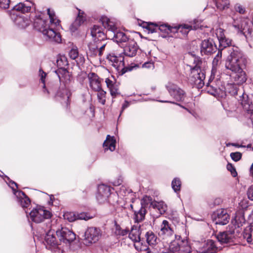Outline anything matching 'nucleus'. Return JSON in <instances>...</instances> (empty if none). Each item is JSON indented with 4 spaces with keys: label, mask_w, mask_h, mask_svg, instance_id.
<instances>
[{
    "label": "nucleus",
    "mask_w": 253,
    "mask_h": 253,
    "mask_svg": "<svg viewBox=\"0 0 253 253\" xmlns=\"http://www.w3.org/2000/svg\"><path fill=\"white\" fill-rule=\"evenodd\" d=\"M230 55L225 62V67L226 73L234 83H228L225 86L217 88L213 86V84L209 82L206 85L207 92L217 98H224L227 94L235 96L238 92L242 94L240 96L239 101L245 111L251 115L253 121V104L249 100L248 95L242 92L237 86V84H241L245 83L247 76L243 71L242 66L245 63V58L243 53L237 46H233L229 50Z\"/></svg>",
    "instance_id": "f257e3e1"
},
{
    "label": "nucleus",
    "mask_w": 253,
    "mask_h": 253,
    "mask_svg": "<svg viewBox=\"0 0 253 253\" xmlns=\"http://www.w3.org/2000/svg\"><path fill=\"white\" fill-rule=\"evenodd\" d=\"M47 11L50 20L49 23L43 19L44 14L42 13H38L33 18L34 28L42 32L48 40L60 43L61 42V36L55 31V28L60 26V21L53 10L48 8Z\"/></svg>",
    "instance_id": "f03ea898"
},
{
    "label": "nucleus",
    "mask_w": 253,
    "mask_h": 253,
    "mask_svg": "<svg viewBox=\"0 0 253 253\" xmlns=\"http://www.w3.org/2000/svg\"><path fill=\"white\" fill-rule=\"evenodd\" d=\"M32 5L33 3L28 1L26 2H19L10 10V18L19 29H25L31 24V18L24 14L31 11Z\"/></svg>",
    "instance_id": "7ed1b4c3"
},
{
    "label": "nucleus",
    "mask_w": 253,
    "mask_h": 253,
    "mask_svg": "<svg viewBox=\"0 0 253 253\" xmlns=\"http://www.w3.org/2000/svg\"><path fill=\"white\" fill-rule=\"evenodd\" d=\"M103 26L107 29L108 39H112L117 43H124L131 40L124 32L118 30L117 23L113 19L106 16H102L100 19Z\"/></svg>",
    "instance_id": "20e7f679"
},
{
    "label": "nucleus",
    "mask_w": 253,
    "mask_h": 253,
    "mask_svg": "<svg viewBox=\"0 0 253 253\" xmlns=\"http://www.w3.org/2000/svg\"><path fill=\"white\" fill-rule=\"evenodd\" d=\"M57 76L61 84V86L56 90V87L50 90L55 93V97L57 99L59 98L65 100L67 103L69 101L70 92L68 90L66 87V84H68L70 80L71 75L69 71L65 68H58L54 71Z\"/></svg>",
    "instance_id": "39448f33"
},
{
    "label": "nucleus",
    "mask_w": 253,
    "mask_h": 253,
    "mask_svg": "<svg viewBox=\"0 0 253 253\" xmlns=\"http://www.w3.org/2000/svg\"><path fill=\"white\" fill-rule=\"evenodd\" d=\"M106 59L108 63L115 68L117 74L120 76L138 67L136 64L126 65L125 62V56L122 53L111 52L107 54Z\"/></svg>",
    "instance_id": "423d86ee"
},
{
    "label": "nucleus",
    "mask_w": 253,
    "mask_h": 253,
    "mask_svg": "<svg viewBox=\"0 0 253 253\" xmlns=\"http://www.w3.org/2000/svg\"><path fill=\"white\" fill-rule=\"evenodd\" d=\"M44 231L46 232L44 242L46 248L56 253H63V246L56 239L55 231L52 229L50 225L47 226Z\"/></svg>",
    "instance_id": "0eeeda50"
},
{
    "label": "nucleus",
    "mask_w": 253,
    "mask_h": 253,
    "mask_svg": "<svg viewBox=\"0 0 253 253\" xmlns=\"http://www.w3.org/2000/svg\"><path fill=\"white\" fill-rule=\"evenodd\" d=\"M29 222H33L36 223H40L43 222L45 219H49L52 213L41 206H36L30 210L29 212L25 211Z\"/></svg>",
    "instance_id": "6e6552de"
},
{
    "label": "nucleus",
    "mask_w": 253,
    "mask_h": 253,
    "mask_svg": "<svg viewBox=\"0 0 253 253\" xmlns=\"http://www.w3.org/2000/svg\"><path fill=\"white\" fill-rule=\"evenodd\" d=\"M205 79V71L199 66L196 65L191 69V73L188 78L190 84L197 88H201L205 84L204 82Z\"/></svg>",
    "instance_id": "1a4fd4ad"
},
{
    "label": "nucleus",
    "mask_w": 253,
    "mask_h": 253,
    "mask_svg": "<svg viewBox=\"0 0 253 253\" xmlns=\"http://www.w3.org/2000/svg\"><path fill=\"white\" fill-rule=\"evenodd\" d=\"M102 236V230L96 227H88L83 236L84 244L90 245L97 242Z\"/></svg>",
    "instance_id": "9d476101"
},
{
    "label": "nucleus",
    "mask_w": 253,
    "mask_h": 253,
    "mask_svg": "<svg viewBox=\"0 0 253 253\" xmlns=\"http://www.w3.org/2000/svg\"><path fill=\"white\" fill-rule=\"evenodd\" d=\"M56 235L60 244L67 247L76 239L75 234L67 227H62L56 231ZM64 249V248H63Z\"/></svg>",
    "instance_id": "9b49d317"
},
{
    "label": "nucleus",
    "mask_w": 253,
    "mask_h": 253,
    "mask_svg": "<svg viewBox=\"0 0 253 253\" xmlns=\"http://www.w3.org/2000/svg\"><path fill=\"white\" fill-rule=\"evenodd\" d=\"M180 236H178L175 240L172 241L169 244V249L176 253H190L191 247L187 239L180 240Z\"/></svg>",
    "instance_id": "f8f14e48"
},
{
    "label": "nucleus",
    "mask_w": 253,
    "mask_h": 253,
    "mask_svg": "<svg viewBox=\"0 0 253 253\" xmlns=\"http://www.w3.org/2000/svg\"><path fill=\"white\" fill-rule=\"evenodd\" d=\"M249 24V21L247 19L240 18L234 20L232 25L238 34L243 35L246 38H247L249 35L251 34L252 31L250 27Z\"/></svg>",
    "instance_id": "ddd939ff"
},
{
    "label": "nucleus",
    "mask_w": 253,
    "mask_h": 253,
    "mask_svg": "<svg viewBox=\"0 0 253 253\" xmlns=\"http://www.w3.org/2000/svg\"><path fill=\"white\" fill-rule=\"evenodd\" d=\"M9 186L12 188L13 194L17 198V202L24 209L27 208L31 205V201L28 196L22 191L16 190L13 187H18V185L14 181L9 180Z\"/></svg>",
    "instance_id": "4468645a"
},
{
    "label": "nucleus",
    "mask_w": 253,
    "mask_h": 253,
    "mask_svg": "<svg viewBox=\"0 0 253 253\" xmlns=\"http://www.w3.org/2000/svg\"><path fill=\"white\" fill-rule=\"evenodd\" d=\"M166 87L170 95L177 101H183L185 97V92L178 85L169 83Z\"/></svg>",
    "instance_id": "2eb2a0df"
},
{
    "label": "nucleus",
    "mask_w": 253,
    "mask_h": 253,
    "mask_svg": "<svg viewBox=\"0 0 253 253\" xmlns=\"http://www.w3.org/2000/svg\"><path fill=\"white\" fill-rule=\"evenodd\" d=\"M158 235L163 239L168 241L169 239H173V237L176 239L178 236L174 235L171 225L166 220L163 221L160 226V230L158 232Z\"/></svg>",
    "instance_id": "dca6fc26"
},
{
    "label": "nucleus",
    "mask_w": 253,
    "mask_h": 253,
    "mask_svg": "<svg viewBox=\"0 0 253 253\" xmlns=\"http://www.w3.org/2000/svg\"><path fill=\"white\" fill-rule=\"evenodd\" d=\"M111 42H104L93 39L92 42L88 44L89 51L92 55L98 54L101 56L105 47L106 46H109Z\"/></svg>",
    "instance_id": "f3484780"
},
{
    "label": "nucleus",
    "mask_w": 253,
    "mask_h": 253,
    "mask_svg": "<svg viewBox=\"0 0 253 253\" xmlns=\"http://www.w3.org/2000/svg\"><path fill=\"white\" fill-rule=\"evenodd\" d=\"M212 218L215 224L224 225L229 222L230 215L227 209H220L214 212Z\"/></svg>",
    "instance_id": "a211bd4d"
},
{
    "label": "nucleus",
    "mask_w": 253,
    "mask_h": 253,
    "mask_svg": "<svg viewBox=\"0 0 253 253\" xmlns=\"http://www.w3.org/2000/svg\"><path fill=\"white\" fill-rule=\"evenodd\" d=\"M111 195V187L108 185L102 184L98 186L96 198L100 204L108 202L109 197Z\"/></svg>",
    "instance_id": "6ab92c4d"
},
{
    "label": "nucleus",
    "mask_w": 253,
    "mask_h": 253,
    "mask_svg": "<svg viewBox=\"0 0 253 253\" xmlns=\"http://www.w3.org/2000/svg\"><path fill=\"white\" fill-rule=\"evenodd\" d=\"M235 231L232 226V229L229 228V230L226 231L220 232L216 235V239L221 244L230 243L233 242L235 238Z\"/></svg>",
    "instance_id": "aec40b11"
},
{
    "label": "nucleus",
    "mask_w": 253,
    "mask_h": 253,
    "mask_svg": "<svg viewBox=\"0 0 253 253\" xmlns=\"http://www.w3.org/2000/svg\"><path fill=\"white\" fill-rule=\"evenodd\" d=\"M216 49L215 43L211 39L204 40L201 44V52L202 55H209L214 52Z\"/></svg>",
    "instance_id": "412c9836"
},
{
    "label": "nucleus",
    "mask_w": 253,
    "mask_h": 253,
    "mask_svg": "<svg viewBox=\"0 0 253 253\" xmlns=\"http://www.w3.org/2000/svg\"><path fill=\"white\" fill-rule=\"evenodd\" d=\"M244 214L243 211H239L235 213L234 217L232 219L231 223L229 225V228L234 229V231L237 228H240L245 223Z\"/></svg>",
    "instance_id": "4be33fe9"
},
{
    "label": "nucleus",
    "mask_w": 253,
    "mask_h": 253,
    "mask_svg": "<svg viewBox=\"0 0 253 253\" xmlns=\"http://www.w3.org/2000/svg\"><path fill=\"white\" fill-rule=\"evenodd\" d=\"M138 49L137 43L133 40L128 41L126 45L124 48L123 55L128 57H133L136 54Z\"/></svg>",
    "instance_id": "5701e85b"
},
{
    "label": "nucleus",
    "mask_w": 253,
    "mask_h": 253,
    "mask_svg": "<svg viewBox=\"0 0 253 253\" xmlns=\"http://www.w3.org/2000/svg\"><path fill=\"white\" fill-rule=\"evenodd\" d=\"M91 35L94 40H99L104 42L107 41V37L108 35L106 34L102 31L101 27L98 25H94L91 29Z\"/></svg>",
    "instance_id": "b1692460"
},
{
    "label": "nucleus",
    "mask_w": 253,
    "mask_h": 253,
    "mask_svg": "<svg viewBox=\"0 0 253 253\" xmlns=\"http://www.w3.org/2000/svg\"><path fill=\"white\" fill-rule=\"evenodd\" d=\"M89 86L90 88L94 91L99 90L102 88L101 85V79L97 74L94 73H91L88 76Z\"/></svg>",
    "instance_id": "393cba45"
},
{
    "label": "nucleus",
    "mask_w": 253,
    "mask_h": 253,
    "mask_svg": "<svg viewBox=\"0 0 253 253\" xmlns=\"http://www.w3.org/2000/svg\"><path fill=\"white\" fill-rule=\"evenodd\" d=\"M218 250V248L212 240H208L205 243L202 249L198 251V253H215Z\"/></svg>",
    "instance_id": "a878e982"
},
{
    "label": "nucleus",
    "mask_w": 253,
    "mask_h": 253,
    "mask_svg": "<svg viewBox=\"0 0 253 253\" xmlns=\"http://www.w3.org/2000/svg\"><path fill=\"white\" fill-rule=\"evenodd\" d=\"M77 9L78 10V16L70 27V29L72 32H75L86 20L84 12L80 9L77 8Z\"/></svg>",
    "instance_id": "bb28decb"
},
{
    "label": "nucleus",
    "mask_w": 253,
    "mask_h": 253,
    "mask_svg": "<svg viewBox=\"0 0 253 253\" xmlns=\"http://www.w3.org/2000/svg\"><path fill=\"white\" fill-rule=\"evenodd\" d=\"M64 219L68 220L69 222H73L76 219H84L87 220L90 218L84 213H81L79 214L76 215L73 212H65L63 214Z\"/></svg>",
    "instance_id": "cd10ccee"
},
{
    "label": "nucleus",
    "mask_w": 253,
    "mask_h": 253,
    "mask_svg": "<svg viewBox=\"0 0 253 253\" xmlns=\"http://www.w3.org/2000/svg\"><path fill=\"white\" fill-rule=\"evenodd\" d=\"M192 29V26L188 24H183L178 25L174 26L173 29L174 30L173 33H180L183 37H185Z\"/></svg>",
    "instance_id": "c85d7f7f"
},
{
    "label": "nucleus",
    "mask_w": 253,
    "mask_h": 253,
    "mask_svg": "<svg viewBox=\"0 0 253 253\" xmlns=\"http://www.w3.org/2000/svg\"><path fill=\"white\" fill-rule=\"evenodd\" d=\"M140 227L133 226L130 230L128 237L132 241L136 243L140 242Z\"/></svg>",
    "instance_id": "c756f323"
},
{
    "label": "nucleus",
    "mask_w": 253,
    "mask_h": 253,
    "mask_svg": "<svg viewBox=\"0 0 253 253\" xmlns=\"http://www.w3.org/2000/svg\"><path fill=\"white\" fill-rule=\"evenodd\" d=\"M133 219L135 222H139L143 221L145 217L146 210L145 207H141L137 210H134Z\"/></svg>",
    "instance_id": "7c9ffc66"
},
{
    "label": "nucleus",
    "mask_w": 253,
    "mask_h": 253,
    "mask_svg": "<svg viewBox=\"0 0 253 253\" xmlns=\"http://www.w3.org/2000/svg\"><path fill=\"white\" fill-rule=\"evenodd\" d=\"M116 140L114 137H111L109 135L107 136L105 141L103 143V147L105 150H109L113 151L115 149Z\"/></svg>",
    "instance_id": "2f4dec72"
},
{
    "label": "nucleus",
    "mask_w": 253,
    "mask_h": 253,
    "mask_svg": "<svg viewBox=\"0 0 253 253\" xmlns=\"http://www.w3.org/2000/svg\"><path fill=\"white\" fill-rule=\"evenodd\" d=\"M152 207L157 209L161 214L165 213L167 209L166 205L163 201L157 202L154 201L153 203H152Z\"/></svg>",
    "instance_id": "473e14b6"
},
{
    "label": "nucleus",
    "mask_w": 253,
    "mask_h": 253,
    "mask_svg": "<svg viewBox=\"0 0 253 253\" xmlns=\"http://www.w3.org/2000/svg\"><path fill=\"white\" fill-rule=\"evenodd\" d=\"M174 26H171L168 24H158V30H160L164 34L169 35L174 33Z\"/></svg>",
    "instance_id": "72a5a7b5"
},
{
    "label": "nucleus",
    "mask_w": 253,
    "mask_h": 253,
    "mask_svg": "<svg viewBox=\"0 0 253 253\" xmlns=\"http://www.w3.org/2000/svg\"><path fill=\"white\" fill-rule=\"evenodd\" d=\"M141 26L148 31V33H153L157 32L158 28V24L153 23L143 22Z\"/></svg>",
    "instance_id": "f704fd0d"
},
{
    "label": "nucleus",
    "mask_w": 253,
    "mask_h": 253,
    "mask_svg": "<svg viewBox=\"0 0 253 253\" xmlns=\"http://www.w3.org/2000/svg\"><path fill=\"white\" fill-rule=\"evenodd\" d=\"M219 42V51H222L223 49L230 46L232 44V40L229 38L225 37L221 39Z\"/></svg>",
    "instance_id": "c9c22d12"
},
{
    "label": "nucleus",
    "mask_w": 253,
    "mask_h": 253,
    "mask_svg": "<svg viewBox=\"0 0 253 253\" xmlns=\"http://www.w3.org/2000/svg\"><path fill=\"white\" fill-rule=\"evenodd\" d=\"M145 237L146 241L149 245H154L157 243V237L155 234L152 231H148Z\"/></svg>",
    "instance_id": "e433bc0d"
},
{
    "label": "nucleus",
    "mask_w": 253,
    "mask_h": 253,
    "mask_svg": "<svg viewBox=\"0 0 253 253\" xmlns=\"http://www.w3.org/2000/svg\"><path fill=\"white\" fill-rule=\"evenodd\" d=\"M56 64L58 68H65L68 65V61L65 55H59L56 59Z\"/></svg>",
    "instance_id": "4c0bfd02"
},
{
    "label": "nucleus",
    "mask_w": 253,
    "mask_h": 253,
    "mask_svg": "<svg viewBox=\"0 0 253 253\" xmlns=\"http://www.w3.org/2000/svg\"><path fill=\"white\" fill-rule=\"evenodd\" d=\"M213 1L216 7L220 10L227 8L229 4L228 0H213Z\"/></svg>",
    "instance_id": "58836bf2"
},
{
    "label": "nucleus",
    "mask_w": 253,
    "mask_h": 253,
    "mask_svg": "<svg viewBox=\"0 0 253 253\" xmlns=\"http://www.w3.org/2000/svg\"><path fill=\"white\" fill-rule=\"evenodd\" d=\"M243 237L248 243H251L253 238V231L252 230V227L250 226L249 230H246L243 233Z\"/></svg>",
    "instance_id": "ea45409f"
},
{
    "label": "nucleus",
    "mask_w": 253,
    "mask_h": 253,
    "mask_svg": "<svg viewBox=\"0 0 253 253\" xmlns=\"http://www.w3.org/2000/svg\"><path fill=\"white\" fill-rule=\"evenodd\" d=\"M181 182L178 178H175L171 182V186L175 192L177 193L180 190Z\"/></svg>",
    "instance_id": "a19ab883"
},
{
    "label": "nucleus",
    "mask_w": 253,
    "mask_h": 253,
    "mask_svg": "<svg viewBox=\"0 0 253 253\" xmlns=\"http://www.w3.org/2000/svg\"><path fill=\"white\" fill-rule=\"evenodd\" d=\"M97 99L98 101L102 105H104L106 102V92L104 91L102 88L99 90L97 91Z\"/></svg>",
    "instance_id": "79ce46f5"
},
{
    "label": "nucleus",
    "mask_w": 253,
    "mask_h": 253,
    "mask_svg": "<svg viewBox=\"0 0 253 253\" xmlns=\"http://www.w3.org/2000/svg\"><path fill=\"white\" fill-rule=\"evenodd\" d=\"M222 57V52L221 51H218V52L213 58L212 61V70L215 69L217 66L220 63L221 59Z\"/></svg>",
    "instance_id": "37998d69"
},
{
    "label": "nucleus",
    "mask_w": 253,
    "mask_h": 253,
    "mask_svg": "<svg viewBox=\"0 0 253 253\" xmlns=\"http://www.w3.org/2000/svg\"><path fill=\"white\" fill-rule=\"evenodd\" d=\"M154 201L152 200V198L150 196H145L141 201V207L146 208L148 205H150L152 207V203H153Z\"/></svg>",
    "instance_id": "c03bdc74"
},
{
    "label": "nucleus",
    "mask_w": 253,
    "mask_h": 253,
    "mask_svg": "<svg viewBox=\"0 0 253 253\" xmlns=\"http://www.w3.org/2000/svg\"><path fill=\"white\" fill-rule=\"evenodd\" d=\"M39 72H40V76L41 77V82L43 84L42 87L44 89V91H46L47 92V93H49L50 91L45 88V79L46 74L42 69H40Z\"/></svg>",
    "instance_id": "a18cd8bd"
},
{
    "label": "nucleus",
    "mask_w": 253,
    "mask_h": 253,
    "mask_svg": "<svg viewBox=\"0 0 253 253\" xmlns=\"http://www.w3.org/2000/svg\"><path fill=\"white\" fill-rule=\"evenodd\" d=\"M216 35L218 41L226 37L224 35V30L222 28H218L216 29Z\"/></svg>",
    "instance_id": "49530a36"
},
{
    "label": "nucleus",
    "mask_w": 253,
    "mask_h": 253,
    "mask_svg": "<svg viewBox=\"0 0 253 253\" xmlns=\"http://www.w3.org/2000/svg\"><path fill=\"white\" fill-rule=\"evenodd\" d=\"M79 54L78 50L77 48H73L71 49L69 53L70 57L73 60H75L78 57Z\"/></svg>",
    "instance_id": "de8ad7c7"
},
{
    "label": "nucleus",
    "mask_w": 253,
    "mask_h": 253,
    "mask_svg": "<svg viewBox=\"0 0 253 253\" xmlns=\"http://www.w3.org/2000/svg\"><path fill=\"white\" fill-rule=\"evenodd\" d=\"M230 157L235 162L239 161L242 157V154L240 152H233L230 154Z\"/></svg>",
    "instance_id": "09e8293b"
},
{
    "label": "nucleus",
    "mask_w": 253,
    "mask_h": 253,
    "mask_svg": "<svg viewBox=\"0 0 253 253\" xmlns=\"http://www.w3.org/2000/svg\"><path fill=\"white\" fill-rule=\"evenodd\" d=\"M227 169L228 170L230 171L231 174L233 177H235L237 175V172L236 169L231 164L229 163L227 165Z\"/></svg>",
    "instance_id": "8fccbe9b"
},
{
    "label": "nucleus",
    "mask_w": 253,
    "mask_h": 253,
    "mask_svg": "<svg viewBox=\"0 0 253 253\" xmlns=\"http://www.w3.org/2000/svg\"><path fill=\"white\" fill-rule=\"evenodd\" d=\"M10 0H0V7L2 8H7L9 7Z\"/></svg>",
    "instance_id": "3c124183"
},
{
    "label": "nucleus",
    "mask_w": 253,
    "mask_h": 253,
    "mask_svg": "<svg viewBox=\"0 0 253 253\" xmlns=\"http://www.w3.org/2000/svg\"><path fill=\"white\" fill-rule=\"evenodd\" d=\"M235 9L236 11L238 12L240 14H244L245 12V9L241 5L239 4H236L235 5Z\"/></svg>",
    "instance_id": "603ef678"
},
{
    "label": "nucleus",
    "mask_w": 253,
    "mask_h": 253,
    "mask_svg": "<svg viewBox=\"0 0 253 253\" xmlns=\"http://www.w3.org/2000/svg\"><path fill=\"white\" fill-rule=\"evenodd\" d=\"M78 65L83 64L85 61L84 57L82 55L78 54V57L75 59Z\"/></svg>",
    "instance_id": "864d4df0"
},
{
    "label": "nucleus",
    "mask_w": 253,
    "mask_h": 253,
    "mask_svg": "<svg viewBox=\"0 0 253 253\" xmlns=\"http://www.w3.org/2000/svg\"><path fill=\"white\" fill-rule=\"evenodd\" d=\"M247 195L248 198L250 200L253 201V185L251 186L248 189Z\"/></svg>",
    "instance_id": "5fc2aeb1"
},
{
    "label": "nucleus",
    "mask_w": 253,
    "mask_h": 253,
    "mask_svg": "<svg viewBox=\"0 0 253 253\" xmlns=\"http://www.w3.org/2000/svg\"><path fill=\"white\" fill-rule=\"evenodd\" d=\"M111 95L113 97L116 96L118 93V89L116 87V85L113 86V87L109 88Z\"/></svg>",
    "instance_id": "6e6d98bb"
},
{
    "label": "nucleus",
    "mask_w": 253,
    "mask_h": 253,
    "mask_svg": "<svg viewBox=\"0 0 253 253\" xmlns=\"http://www.w3.org/2000/svg\"><path fill=\"white\" fill-rule=\"evenodd\" d=\"M105 83L106 84L108 88H109V89L110 88L113 87V86L115 85L113 82L108 78L106 79Z\"/></svg>",
    "instance_id": "4d7b16f0"
},
{
    "label": "nucleus",
    "mask_w": 253,
    "mask_h": 253,
    "mask_svg": "<svg viewBox=\"0 0 253 253\" xmlns=\"http://www.w3.org/2000/svg\"><path fill=\"white\" fill-rule=\"evenodd\" d=\"M249 221L250 224V226L252 227V230L253 231V209L251 213L249 215Z\"/></svg>",
    "instance_id": "13d9d810"
},
{
    "label": "nucleus",
    "mask_w": 253,
    "mask_h": 253,
    "mask_svg": "<svg viewBox=\"0 0 253 253\" xmlns=\"http://www.w3.org/2000/svg\"><path fill=\"white\" fill-rule=\"evenodd\" d=\"M129 105V103L127 101H125L124 103L122 105V112H123L125 109L127 108Z\"/></svg>",
    "instance_id": "bf43d9fd"
},
{
    "label": "nucleus",
    "mask_w": 253,
    "mask_h": 253,
    "mask_svg": "<svg viewBox=\"0 0 253 253\" xmlns=\"http://www.w3.org/2000/svg\"><path fill=\"white\" fill-rule=\"evenodd\" d=\"M140 245H141V244H140V242H139V244H138V243L134 242V247L136 249V250L138 251H141V248L140 247Z\"/></svg>",
    "instance_id": "052dcab7"
},
{
    "label": "nucleus",
    "mask_w": 253,
    "mask_h": 253,
    "mask_svg": "<svg viewBox=\"0 0 253 253\" xmlns=\"http://www.w3.org/2000/svg\"><path fill=\"white\" fill-rule=\"evenodd\" d=\"M159 101H160V102H169V103H170L175 104H176V105H177L180 106L181 107H182V108H184V109H186V110H187L188 112H190V111H189L188 109H187V108H185L184 106H182V105H180L179 104H178V103H174V102H172V101H164V100H160Z\"/></svg>",
    "instance_id": "680f3d73"
},
{
    "label": "nucleus",
    "mask_w": 253,
    "mask_h": 253,
    "mask_svg": "<svg viewBox=\"0 0 253 253\" xmlns=\"http://www.w3.org/2000/svg\"><path fill=\"white\" fill-rule=\"evenodd\" d=\"M152 66H153V64L151 63H145L142 65V67L144 68H151Z\"/></svg>",
    "instance_id": "e2e57ef3"
},
{
    "label": "nucleus",
    "mask_w": 253,
    "mask_h": 253,
    "mask_svg": "<svg viewBox=\"0 0 253 253\" xmlns=\"http://www.w3.org/2000/svg\"><path fill=\"white\" fill-rule=\"evenodd\" d=\"M161 253H176L175 252L172 251L171 250L169 249V250L167 251H162Z\"/></svg>",
    "instance_id": "0e129e2a"
},
{
    "label": "nucleus",
    "mask_w": 253,
    "mask_h": 253,
    "mask_svg": "<svg viewBox=\"0 0 253 253\" xmlns=\"http://www.w3.org/2000/svg\"><path fill=\"white\" fill-rule=\"evenodd\" d=\"M246 202L245 201L241 202L239 204L241 206V207L242 208V209H245L247 207V205L243 206L244 204L246 205Z\"/></svg>",
    "instance_id": "69168bd1"
},
{
    "label": "nucleus",
    "mask_w": 253,
    "mask_h": 253,
    "mask_svg": "<svg viewBox=\"0 0 253 253\" xmlns=\"http://www.w3.org/2000/svg\"><path fill=\"white\" fill-rule=\"evenodd\" d=\"M250 173L251 175L253 177V164L252 165L250 168Z\"/></svg>",
    "instance_id": "338daca9"
},
{
    "label": "nucleus",
    "mask_w": 253,
    "mask_h": 253,
    "mask_svg": "<svg viewBox=\"0 0 253 253\" xmlns=\"http://www.w3.org/2000/svg\"><path fill=\"white\" fill-rule=\"evenodd\" d=\"M130 207L132 210L133 209V205L132 204L130 205Z\"/></svg>",
    "instance_id": "774afa93"
}]
</instances>
